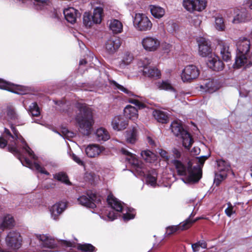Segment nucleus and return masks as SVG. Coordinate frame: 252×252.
<instances>
[{
  "label": "nucleus",
  "instance_id": "obj_16",
  "mask_svg": "<svg viewBox=\"0 0 252 252\" xmlns=\"http://www.w3.org/2000/svg\"><path fill=\"white\" fill-rule=\"evenodd\" d=\"M19 160L23 166H27L32 170H35L41 174L49 175V173L37 162H32L29 159L24 157H20Z\"/></svg>",
  "mask_w": 252,
  "mask_h": 252
},
{
  "label": "nucleus",
  "instance_id": "obj_60",
  "mask_svg": "<svg viewBox=\"0 0 252 252\" xmlns=\"http://www.w3.org/2000/svg\"><path fill=\"white\" fill-rule=\"evenodd\" d=\"M191 247L194 252H198L200 248L196 243L193 244L191 246Z\"/></svg>",
  "mask_w": 252,
  "mask_h": 252
},
{
  "label": "nucleus",
  "instance_id": "obj_19",
  "mask_svg": "<svg viewBox=\"0 0 252 252\" xmlns=\"http://www.w3.org/2000/svg\"><path fill=\"white\" fill-rule=\"evenodd\" d=\"M207 65L210 68L217 71L222 70L224 67L223 62L214 54L209 58Z\"/></svg>",
  "mask_w": 252,
  "mask_h": 252
},
{
  "label": "nucleus",
  "instance_id": "obj_52",
  "mask_svg": "<svg viewBox=\"0 0 252 252\" xmlns=\"http://www.w3.org/2000/svg\"><path fill=\"white\" fill-rule=\"evenodd\" d=\"M190 22L195 27H198L201 23V17L199 15H194L191 17Z\"/></svg>",
  "mask_w": 252,
  "mask_h": 252
},
{
  "label": "nucleus",
  "instance_id": "obj_28",
  "mask_svg": "<svg viewBox=\"0 0 252 252\" xmlns=\"http://www.w3.org/2000/svg\"><path fill=\"white\" fill-rule=\"evenodd\" d=\"M133 59L132 54L128 52L124 54L122 59L119 62L118 66L120 68H125L128 65Z\"/></svg>",
  "mask_w": 252,
  "mask_h": 252
},
{
  "label": "nucleus",
  "instance_id": "obj_26",
  "mask_svg": "<svg viewBox=\"0 0 252 252\" xmlns=\"http://www.w3.org/2000/svg\"><path fill=\"white\" fill-rule=\"evenodd\" d=\"M179 137H181L182 140L183 146L187 149H189L190 146L193 142V140L190 135L187 131L182 132Z\"/></svg>",
  "mask_w": 252,
  "mask_h": 252
},
{
  "label": "nucleus",
  "instance_id": "obj_59",
  "mask_svg": "<svg viewBox=\"0 0 252 252\" xmlns=\"http://www.w3.org/2000/svg\"><path fill=\"white\" fill-rule=\"evenodd\" d=\"M199 247L206 248L207 247L206 243L204 241H199L196 243Z\"/></svg>",
  "mask_w": 252,
  "mask_h": 252
},
{
  "label": "nucleus",
  "instance_id": "obj_1",
  "mask_svg": "<svg viewBox=\"0 0 252 252\" xmlns=\"http://www.w3.org/2000/svg\"><path fill=\"white\" fill-rule=\"evenodd\" d=\"M6 113L8 121L12 123L11 129L13 135L11 133L8 129L5 128L4 133L7 139V141L3 138L0 137V148H4L7 144V142H9L8 146L9 151L13 153H18L19 151L16 145L18 141H20L21 143V146L22 147L25 152L32 158L35 160L36 159V157L34 154L33 151L28 146L24 138L13 126H22L25 124V121L22 119L21 116L17 113L15 107L11 105H9L6 107Z\"/></svg>",
  "mask_w": 252,
  "mask_h": 252
},
{
  "label": "nucleus",
  "instance_id": "obj_22",
  "mask_svg": "<svg viewBox=\"0 0 252 252\" xmlns=\"http://www.w3.org/2000/svg\"><path fill=\"white\" fill-rule=\"evenodd\" d=\"M127 122L122 116H115L112 121V126L114 129L121 130L125 129L127 126Z\"/></svg>",
  "mask_w": 252,
  "mask_h": 252
},
{
  "label": "nucleus",
  "instance_id": "obj_21",
  "mask_svg": "<svg viewBox=\"0 0 252 252\" xmlns=\"http://www.w3.org/2000/svg\"><path fill=\"white\" fill-rule=\"evenodd\" d=\"M218 48L220 50L222 59L225 62L229 61L231 56L228 44L222 41H220L218 44Z\"/></svg>",
  "mask_w": 252,
  "mask_h": 252
},
{
  "label": "nucleus",
  "instance_id": "obj_58",
  "mask_svg": "<svg viewBox=\"0 0 252 252\" xmlns=\"http://www.w3.org/2000/svg\"><path fill=\"white\" fill-rule=\"evenodd\" d=\"M200 151V148L197 147H194L191 150V153L194 155H197L199 154Z\"/></svg>",
  "mask_w": 252,
  "mask_h": 252
},
{
  "label": "nucleus",
  "instance_id": "obj_34",
  "mask_svg": "<svg viewBox=\"0 0 252 252\" xmlns=\"http://www.w3.org/2000/svg\"><path fill=\"white\" fill-rule=\"evenodd\" d=\"M143 75L145 76L150 77H157L158 78L160 76V72L159 70L155 67H151V66L148 69L144 71Z\"/></svg>",
  "mask_w": 252,
  "mask_h": 252
},
{
  "label": "nucleus",
  "instance_id": "obj_27",
  "mask_svg": "<svg viewBox=\"0 0 252 252\" xmlns=\"http://www.w3.org/2000/svg\"><path fill=\"white\" fill-rule=\"evenodd\" d=\"M150 9L151 14L156 18L160 19L165 14L164 9L158 5H151Z\"/></svg>",
  "mask_w": 252,
  "mask_h": 252
},
{
  "label": "nucleus",
  "instance_id": "obj_33",
  "mask_svg": "<svg viewBox=\"0 0 252 252\" xmlns=\"http://www.w3.org/2000/svg\"><path fill=\"white\" fill-rule=\"evenodd\" d=\"M153 116L159 123H166L168 120V116L164 112L155 110L153 112Z\"/></svg>",
  "mask_w": 252,
  "mask_h": 252
},
{
  "label": "nucleus",
  "instance_id": "obj_3",
  "mask_svg": "<svg viewBox=\"0 0 252 252\" xmlns=\"http://www.w3.org/2000/svg\"><path fill=\"white\" fill-rule=\"evenodd\" d=\"M121 151L122 154L126 157V161L133 168L134 175L141 177L146 176L147 183L151 186H156L157 176L156 171L153 169L148 172L144 164L138 159L135 154L131 153L124 148L121 149Z\"/></svg>",
  "mask_w": 252,
  "mask_h": 252
},
{
  "label": "nucleus",
  "instance_id": "obj_64",
  "mask_svg": "<svg viewBox=\"0 0 252 252\" xmlns=\"http://www.w3.org/2000/svg\"><path fill=\"white\" fill-rule=\"evenodd\" d=\"M79 45H80V47L81 48H82V46H85V45H84V43H82V42H81V43H79Z\"/></svg>",
  "mask_w": 252,
  "mask_h": 252
},
{
  "label": "nucleus",
  "instance_id": "obj_9",
  "mask_svg": "<svg viewBox=\"0 0 252 252\" xmlns=\"http://www.w3.org/2000/svg\"><path fill=\"white\" fill-rule=\"evenodd\" d=\"M217 171L215 173L214 183L217 186H219L221 181L224 180L227 175V172L230 170L229 164L222 159L217 160Z\"/></svg>",
  "mask_w": 252,
  "mask_h": 252
},
{
  "label": "nucleus",
  "instance_id": "obj_51",
  "mask_svg": "<svg viewBox=\"0 0 252 252\" xmlns=\"http://www.w3.org/2000/svg\"><path fill=\"white\" fill-rule=\"evenodd\" d=\"M55 102L56 104H58L59 106H60L61 107H63V108H61V110L67 113L68 115H70V113H69L70 107L69 106L67 103L63 102L62 101H55Z\"/></svg>",
  "mask_w": 252,
  "mask_h": 252
},
{
  "label": "nucleus",
  "instance_id": "obj_57",
  "mask_svg": "<svg viewBox=\"0 0 252 252\" xmlns=\"http://www.w3.org/2000/svg\"><path fill=\"white\" fill-rule=\"evenodd\" d=\"M158 153L161 157L165 158L166 159H168L169 158L167 156V153L166 151L162 149H159Z\"/></svg>",
  "mask_w": 252,
  "mask_h": 252
},
{
  "label": "nucleus",
  "instance_id": "obj_14",
  "mask_svg": "<svg viewBox=\"0 0 252 252\" xmlns=\"http://www.w3.org/2000/svg\"><path fill=\"white\" fill-rule=\"evenodd\" d=\"M20 234L16 231H10L5 238V242L7 247L13 250L18 249L20 247Z\"/></svg>",
  "mask_w": 252,
  "mask_h": 252
},
{
  "label": "nucleus",
  "instance_id": "obj_39",
  "mask_svg": "<svg viewBox=\"0 0 252 252\" xmlns=\"http://www.w3.org/2000/svg\"><path fill=\"white\" fill-rule=\"evenodd\" d=\"M150 63V59L148 58H143L139 60L138 62L137 65L139 70L143 73L144 70L148 69L149 66H150L149 65Z\"/></svg>",
  "mask_w": 252,
  "mask_h": 252
},
{
  "label": "nucleus",
  "instance_id": "obj_15",
  "mask_svg": "<svg viewBox=\"0 0 252 252\" xmlns=\"http://www.w3.org/2000/svg\"><path fill=\"white\" fill-rule=\"evenodd\" d=\"M198 53L202 57L209 58L214 54L212 53L210 41L204 38H199L198 40Z\"/></svg>",
  "mask_w": 252,
  "mask_h": 252
},
{
  "label": "nucleus",
  "instance_id": "obj_24",
  "mask_svg": "<svg viewBox=\"0 0 252 252\" xmlns=\"http://www.w3.org/2000/svg\"><path fill=\"white\" fill-rule=\"evenodd\" d=\"M124 113L126 118L132 120H135L138 118V110L133 106L130 105H127L124 110Z\"/></svg>",
  "mask_w": 252,
  "mask_h": 252
},
{
  "label": "nucleus",
  "instance_id": "obj_12",
  "mask_svg": "<svg viewBox=\"0 0 252 252\" xmlns=\"http://www.w3.org/2000/svg\"><path fill=\"white\" fill-rule=\"evenodd\" d=\"M199 74V70L195 65H188L182 71L181 79L184 82H189L197 78Z\"/></svg>",
  "mask_w": 252,
  "mask_h": 252
},
{
  "label": "nucleus",
  "instance_id": "obj_50",
  "mask_svg": "<svg viewBox=\"0 0 252 252\" xmlns=\"http://www.w3.org/2000/svg\"><path fill=\"white\" fill-rule=\"evenodd\" d=\"M157 86L161 90L174 91V89L171 84L166 81L158 82L157 84Z\"/></svg>",
  "mask_w": 252,
  "mask_h": 252
},
{
  "label": "nucleus",
  "instance_id": "obj_53",
  "mask_svg": "<svg viewBox=\"0 0 252 252\" xmlns=\"http://www.w3.org/2000/svg\"><path fill=\"white\" fill-rule=\"evenodd\" d=\"M127 101L129 103L135 105L139 109H141L145 107V104L136 99L130 98L128 99Z\"/></svg>",
  "mask_w": 252,
  "mask_h": 252
},
{
  "label": "nucleus",
  "instance_id": "obj_2",
  "mask_svg": "<svg viewBox=\"0 0 252 252\" xmlns=\"http://www.w3.org/2000/svg\"><path fill=\"white\" fill-rule=\"evenodd\" d=\"M209 155L203 156L196 158L197 164L193 167L190 162L187 165L184 164L177 159H174L172 162L175 166L178 174L181 176H185L186 179L182 178V181L186 184L194 183L198 182L201 177L202 169L205 161L208 158Z\"/></svg>",
  "mask_w": 252,
  "mask_h": 252
},
{
  "label": "nucleus",
  "instance_id": "obj_62",
  "mask_svg": "<svg viewBox=\"0 0 252 252\" xmlns=\"http://www.w3.org/2000/svg\"><path fill=\"white\" fill-rule=\"evenodd\" d=\"M87 63V62L84 59H82L79 62V65H82L83 64H85Z\"/></svg>",
  "mask_w": 252,
  "mask_h": 252
},
{
  "label": "nucleus",
  "instance_id": "obj_31",
  "mask_svg": "<svg viewBox=\"0 0 252 252\" xmlns=\"http://www.w3.org/2000/svg\"><path fill=\"white\" fill-rule=\"evenodd\" d=\"M125 137L127 143H134L137 139L136 129L134 127L129 128L126 132Z\"/></svg>",
  "mask_w": 252,
  "mask_h": 252
},
{
  "label": "nucleus",
  "instance_id": "obj_13",
  "mask_svg": "<svg viewBox=\"0 0 252 252\" xmlns=\"http://www.w3.org/2000/svg\"><path fill=\"white\" fill-rule=\"evenodd\" d=\"M0 89L5 90L20 95L26 94L28 91L26 88L24 86L11 84L0 78Z\"/></svg>",
  "mask_w": 252,
  "mask_h": 252
},
{
  "label": "nucleus",
  "instance_id": "obj_61",
  "mask_svg": "<svg viewBox=\"0 0 252 252\" xmlns=\"http://www.w3.org/2000/svg\"><path fill=\"white\" fill-rule=\"evenodd\" d=\"M18 1L21 2L22 3L28 5L30 2V0H16Z\"/></svg>",
  "mask_w": 252,
  "mask_h": 252
},
{
  "label": "nucleus",
  "instance_id": "obj_20",
  "mask_svg": "<svg viewBox=\"0 0 252 252\" xmlns=\"http://www.w3.org/2000/svg\"><path fill=\"white\" fill-rule=\"evenodd\" d=\"M104 148L96 144H90L85 149V152L88 157L90 158H95L98 156Z\"/></svg>",
  "mask_w": 252,
  "mask_h": 252
},
{
  "label": "nucleus",
  "instance_id": "obj_5",
  "mask_svg": "<svg viewBox=\"0 0 252 252\" xmlns=\"http://www.w3.org/2000/svg\"><path fill=\"white\" fill-rule=\"evenodd\" d=\"M107 200L110 208L108 210L104 208L100 217L107 221H112L117 218L118 213L123 210L124 204L111 194L108 196Z\"/></svg>",
  "mask_w": 252,
  "mask_h": 252
},
{
  "label": "nucleus",
  "instance_id": "obj_47",
  "mask_svg": "<svg viewBox=\"0 0 252 252\" xmlns=\"http://www.w3.org/2000/svg\"><path fill=\"white\" fill-rule=\"evenodd\" d=\"M29 111L32 116L37 117L40 115L39 108L35 102H33L30 105Z\"/></svg>",
  "mask_w": 252,
  "mask_h": 252
},
{
  "label": "nucleus",
  "instance_id": "obj_10",
  "mask_svg": "<svg viewBox=\"0 0 252 252\" xmlns=\"http://www.w3.org/2000/svg\"><path fill=\"white\" fill-rule=\"evenodd\" d=\"M192 215V213L188 219H187L183 222L180 223L179 225H172L167 227L166 228L165 235L166 236H169L178 231H183L189 228L193 223L199 220V218H196L195 220H192L191 219V217Z\"/></svg>",
  "mask_w": 252,
  "mask_h": 252
},
{
  "label": "nucleus",
  "instance_id": "obj_7",
  "mask_svg": "<svg viewBox=\"0 0 252 252\" xmlns=\"http://www.w3.org/2000/svg\"><path fill=\"white\" fill-rule=\"evenodd\" d=\"M134 28L140 32H147L151 30L152 23L149 18L143 13H136L133 17Z\"/></svg>",
  "mask_w": 252,
  "mask_h": 252
},
{
  "label": "nucleus",
  "instance_id": "obj_17",
  "mask_svg": "<svg viewBox=\"0 0 252 252\" xmlns=\"http://www.w3.org/2000/svg\"><path fill=\"white\" fill-rule=\"evenodd\" d=\"M121 45L120 39L116 36L111 37L108 39L105 44V49L109 54H113Z\"/></svg>",
  "mask_w": 252,
  "mask_h": 252
},
{
  "label": "nucleus",
  "instance_id": "obj_23",
  "mask_svg": "<svg viewBox=\"0 0 252 252\" xmlns=\"http://www.w3.org/2000/svg\"><path fill=\"white\" fill-rule=\"evenodd\" d=\"M63 14L66 21L73 24L76 22L77 17L79 13L76 9L70 7L63 10Z\"/></svg>",
  "mask_w": 252,
  "mask_h": 252
},
{
  "label": "nucleus",
  "instance_id": "obj_63",
  "mask_svg": "<svg viewBox=\"0 0 252 252\" xmlns=\"http://www.w3.org/2000/svg\"><path fill=\"white\" fill-rule=\"evenodd\" d=\"M148 143L151 145H154V142L150 137H148Z\"/></svg>",
  "mask_w": 252,
  "mask_h": 252
},
{
  "label": "nucleus",
  "instance_id": "obj_30",
  "mask_svg": "<svg viewBox=\"0 0 252 252\" xmlns=\"http://www.w3.org/2000/svg\"><path fill=\"white\" fill-rule=\"evenodd\" d=\"M172 132L177 137H179L182 132L186 131L183 127L180 121H174L170 125Z\"/></svg>",
  "mask_w": 252,
  "mask_h": 252
},
{
  "label": "nucleus",
  "instance_id": "obj_45",
  "mask_svg": "<svg viewBox=\"0 0 252 252\" xmlns=\"http://www.w3.org/2000/svg\"><path fill=\"white\" fill-rule=\"evenodd\" d=\"M135 215V211L132 208L127 209L126 212L123 214V218L126 221L134 219Z\"/></svg>",
  "mask_w": 252,
  "mask_h": 252
},
{
  "label": "nucleus",
  "instance_id": "obj_4",
  "mask_svg": "<svg viewBox=\"0 0 252 252\" xmlns=\"http://www.w3.org/2000/svg\"><path fill=\"white\" fill-rule=\"evenodd\" d=\"M77 109L75 119L78 124L80 132L88 135L91 133L94 124L92 109L85 103L77 102L75 104Z\"/></svg>",
  "mask_w": 252,
  "mask_h": 252
},
{
  "label": "nucleus",
  "instance_id": "obj_55",
  "mask_svg": "<svg viewBox=\"0 0 252 252\" xmlns=\"http://www.w3.org/2000/svg\"><path fill=\"white\" fill-rule=\"evenodd\" d=\"M71 156L72 159L79 165H83V161L74 154H72Z\"/></svg>",
  "mask_w": 252,
  "mask_h": 252
},
{
  "label": "nucleus",
  "instance_id": "obj_18",
  "mask_svg": "<svg viewBox=\"0 0 252 252\" xmlns=\"http://www.w3.org/2000/svg\"><path fill=\"white\" fill-rule=\"evenodd\" d=\"M66 208V203L64 202H59L53 205L50 208L51 217L55 220H59V216Z\"/></svg>",
  "mask_w": 252,
  "mask_h": 252
},
{
  "label": "nucleus",
  "instance_id": "obj_8",
  "mask_svg": "<svg viewBox=\"0 0 252 252\" xmlns=\"http://www.w3.org/2000/svg\"><path fill=\"white\" fill-rule=\"evenodd\" d=\"M79 203L88 208L94 209L99 206L101 198L92 191H88L86 194H83L77 199Z\"/></svg>",
  "mask_w": 252,
  "mask_h": 252
},
{
  "label": "nucleus",
  "instance_id": "obj_32",
  "mask_svg": "<svg viewBox=\"0 0 252 252\" xmlns=\"http://www.w3.org/2000/svg\"><path fill=\"white\" fill-rule=\"evenodd\" d=\"M14 225V220L13 218L11 215H8L2 219L0 223V228L4 230L5 228H10L13 226Z\"/></svg>",
  "mask_w": 252,
  "mask_h": 252
},
{
  "label": "nucleus",
  "instance_id": "obj_25",
  "mask_svg": "<svg viewBox=\"0 0 252 252\" xmlns=\"http://www.w3.org/2000/svg\"><path fill=\"white\" fill-rule=\"evenodd\" d=\"M108 24L109 29L115 34L121 33L123 31V24L118 20H110Z\"/></svg>",
  "mask_w": 252,
  "mask_h": 252
},
{
  "label": "nucleus",
  "instance_id": "obj_6",
  "mask_svg": "<svg viewBox=\"0 0 252 252\" xmlns=\"http://www.w3.org/2000/svg\"><path fill=\"white\" fill-rule=\"evenodd\" d=\"M227 17L233 15L232 23L233 24L245 23L252 19V15L244 8H236L230 10L226 13Z\"/></svg>",
  "mask_w": 252,
  "mask_h": 252
},
{
  "label": "nucleus",
  "instance_id": "obj_35",
  "mask_svg": "<svg viewBox=\"0 0 252 252\" xmlns=\"http://www.w3.org/2000/svg\"><path fill=\"white\" fill-rule=\"evenodd\" d=\"M141 156L143 159L147 162L152 163L156 159L155 154L149 150L142 151Z\"/></svg>",
  "mask_w": 252,
  "mask_h": 252
},
{
  "label": "nucleus",
  "instance_id": "obj_54",
  "mask_svg": "<svg viewBox=\"0 0 252 252\" xmlns=\"http://www.w3.org/2000/svg\"><path fill=\"white\" fill-rule=\"evenodd\" d=\"M228 207L225 210L226 215L230 217L234 213L233 211V207L230 202L227 203Z\"/></svg>",
  "mask_w": 252,
  "mask_h": 252
},
{
  "label": "nucleus",
  "instance_id": "obj_11",
  "mask_svg": "<svg viewBox=\"0 0 252 252\" xmlns=\"http://www.w3.org/2000/svg\"><path fill=\"white\" fill-rule=\"evenodd\" d=\"M141 44L143 49L147 52H155L160 47V41L156 37L146 36L141 40Z\"/></svg>",
  "mask_w": 252,
  "mask_h": 252
},
{
  "label": "nucleus",
  "instance_id": "obj_36",
  "mask_svg": "<svg viewBox=\"0 0 252 252\" xmlns=\"http://www.w3.org/2000/svg\"><path fill=\"white\" fill-rule=\"evenodd\" d=\"M103 9L100 7H97L94 10L93 15H92L95 24H99L102 20Z\"/></svg>",
  "mask_w": 252,
  "mask_h": 252
},
{
  "label": "nucleus",
  "instance_id": "obj_42",
  "mask_svg": "<svg viewBox=\"0 0 252 252\" xmlns=\"http://www.w3.org/2000/svg\"><path fill=\"white\" fill-rule=\"evenodd\" d=\"M83 23L87 27H91L94 24V22L92 15L89 12H85L83 15Z\"/></svg>",
  "mask_w": 252,
  "mask_h": 252
},
{
  "label": "nucleus",
  "instance_id": "obj_46",
  "mask_svg": "<svg viewBox=\"0 0 252 252\" xmlns=\"http://www.w3.org/2000/svg\"><path fill=\"white\" fill-rule=\"evenodd\" d=\"M49 0H34V6L37 10L43 9L48 4Z\"/></svg>",
  "mask_w": 252,
  "mask_h": 252
},
{
  "label": "nucleus",
  "instance_id": "obj_38",
  "mask_svg": "<svg viewBox=\"0 0 252 252\" xmlns=\"http://www.w3.org/2000/svg\"><path fill=\"white\" fill-rule=\"evenodd\" d=\"M215 28L219 31H224L225 29V25L223 18L218 15L215 17Z\"/></svg>",
  "mask_w": 252,
  "mask_h": 252
},
{
  "label": "nucleus",
  "instance_id": "obj_41",
  "mask_svg": "<svg viewBox=\"0 0 252 252\" xmlns=\"http://www.w3.org/2000/svg\"><path fill=\"white\" fill-rule=\"evenodd\" d=\"M206 91L209 93H212L219 88V86L217 84L216 81L214 80H209L205 83Z\"/></svg>",
  "mask_w": 252,
  "mask_h": 252
},
{
  "label": "nucleus",
  "instance_id": "obj_43",
  "mask_svg": "<svg viewBox=\"0 0 252 252\" xmlns=\"http://www.w3.org/2000/svg\"><path fill=\"white\" fill-rule=\"evenodd\" d=\"M194 4L193 11H201L204 9L206 6V1L205 0H195Z\"/></svg>",
  "mask_w": 252,
  "mask_h": 252
},
{
  "label": "nucleus",
  "instance_id": "obj_37",
  "mask_svg": "<svg viewBox=\"0 0 252 252\" xmlns=\"http://www.w3.org/2000/svg\"><path fill=\"white\" fill-rule=\"evenodd\" d=\"M53 177L57 181H60L67 185H71V183L70 182L66 174L63 172H60L54 174L53 175Z\"/></svg>",
  "mask_w": 252,
  "mask_h": 252
},
{
  "label": "nucleus",
  "instance_id": "obj_48",
  "mask_svg": "<svg viewBox=\"0 0 252 252\" xmlns=\"http://www.w3.org/2000/svg\"><path fill=\"white\" fill-rule=\"evenodd\" d=\"M195 0H183V5L184 7L189 12H193Z\"/></svg>",
  "mask_w": 252,
  "mask_h": 252
},
{
  "label": "nucleus",
  "instance_id": "obj_44",
  "mask_svg": "<svg viewBox=\"0 0 252 252\" xmlns=\"http://www.w3.org/2000/svg\"><path fill=\"white\" fill-rule=\"evenodd\" d=\"M55 132L59 134L63 137L64 139H67L70 140V138L74 136L75 133L72 131H70L66 128H63L62 130V134L56 130L54 131Z\"/></svg>",
  "mask_w": 252,
  "mask_h": 252
},
{
  "label": "nucleus",
  "instance_id": "obj_29",
  "mask_svg": "<svg viewBox=\"0 0 252 252\" xmlns=\"http://www.w3.org/2000/svg\"><path fill=\"white\" fill-rule=\"evenodd\" d=\"M95 139L98 141H105L110 138L108 131L103 128H98L95 133Z\"/></svg>",
  "mask_w": 252,
  "mask_h": 252
},
{
  "label": "nucleus",
  "instance_id": "obj_40",
  "mask_svg": "<svg viewBox=\"0 0 252 252\" xmlns=\"http://www.w3.org/2000/svg\"><path fill=\"white\" fill-rule=\"evenodd\" d=\"M112 84L114 85L115 89H117L119 90L124 92L128 96H134L135 97H138L137 95L134 94V93L128 90L127 88L124 87L123 86L118 84L115 81H112Z\"/></svg>",
  "mask_w": 252,
  "mask_h": 252
},
{
  "label": "nucleus",
  "instance_id": "obj_49",
  "mask_svg": "<svg viewBox=\"0 0 252 252\" xmlns=\"http://www.w3.org/2000/svg\"><path fill=\"white\" fill-rule=\"evenodd\" d=\"M77 249L82 252H93L94 251L95 248L90 244H85L79 245Z\"/></svg>",
  "mask_w": 252,
  "mask_h": 252
},
{
  "label": "nucleus",
  "instance_id": "obj_56",
  "mask_svg": "<svg viewBox=\"0 0 252 252\" xmlns=\"http://www.w3.org/2000/svg\"><path fill=\"white\" fill-rule=\"evenodd\" d=\"M173 155L175 158H180L181 156V152L180 150L176 148H174L172 150Z\"/></svg>",
  "mask_w": 252,
  "mask_h": 252
}]
</instances>
